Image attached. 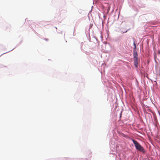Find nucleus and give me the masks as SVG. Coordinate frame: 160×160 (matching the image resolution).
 I'll use <instances>...</instances> for the list:
<instances>
[{"label": "nucleus", "instance_id": "nucleus-1", "mask_svg": "<svg viewBox=\"0 0 160 160\" xmlns=\"http://www.w3.org/2000/svg\"><path fill=\"white\" fill-rule=\"evenodd\" d=\"M132 141L137 150L143 153L145 152V150L144 148L138 142L134 139H132Z\"/></svg>", "mask_w": 160, "mask_h": 160}, {"label": "nucleus", "instance_id": "nucleus-2", "mask_svg": "<svg viewBox=\"0 0 160 160\" xmlns=\"http://www.w3.org/2000/svg\"><path fill=\"white\" fill-rule=\"evenodd\" d=\"M134 64L136 68L137 67L138 64V59H134Z\"/></svg>", "mask_w": 160, "mask_h": 160}, {"label": "nucleus", "instance_id": "nucleus-3", "mask_svg": "<svg viewBox=\"0 0 160 160\" xmlns=\"http://www.w3.org/2000/svg\"><path fill=\"white\" fill-rule=\"evenodd\" d=\"M133 55L134 59L138 58V55L137 52H134Z\"/></svg>", "mask_w": 160, "mask_h": 160}, {"label": "nucleus", "instance_id": "nucleus-4", "mask_svg": "<svg viewBox=\"0 0 160 160\" xmlns=\"http://www.w3.org/2000/svg\"><path fill=\"white\" fill-rule=\"evenodd\" d=\"M133 45L134 46V47L133 48V52H137L136 51V45L135 43V42L134 41L133 42Z\"/></svg>", "mask_w": 160, "mask_h": 160}, {"label": "nucleus", "instance_id": "nucleus-5", "mask_svg": "<svg viewBox=\"0 0 160 160\" xmlns=\"http://www.w3.org/2000/svg\"><path fill=\"white\" fill-rule=\"evenodd\" d=\"M127 30H126L125 32H123V33H125V32H127Z\"/></svg>", "mask_w": 160, "mask_h": 160}, {"label": "nucleus", "instance_id": "nucleus-6", "mask_svg": "<svg viewBox=\"0 0 160 160\" xmlns=\"http://www.w3.org/2000/svg\"><path fill=\"white\" fill-rule=\"evenodd\" d=\"M159 53L160 54V51L159 52Z\"/></svg>", "mask_w": 160, "mask_h": 160}]
</instances>
